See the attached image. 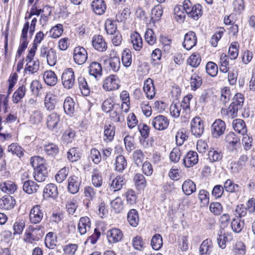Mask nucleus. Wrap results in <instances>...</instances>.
I'll return each mask as SVG.
<instances>
[{"label":"nucleus","mask_w":255,"mask_h":255,"mask_svg":"<svg viewBox=\"0 0 255 255\" xmlns=\"http://www.w3.org/2000/svg\"><path fill=\"white\" fill-rule=\"evenodd\" d=\"M15 204V199L11 196L5 195L0 199V208L5 210L12 209Z\"/></svg>","instance_id":"nucleus-24"},{"label":"nucleus","mask_w":255,"mask_h":255,"mask_svg":"<svg viewBox=\"0 0 255 255\" xmlns=\"http://www.w3.org/2000/svg\"><path fill=\"white\" fill-rule=\"evenodd\" d=\"M76 104L73 100L69 97H67L63 103V108L65 113L70 116L73 115L75 112Z\"/></svg>","instance_id":"nucleus-34"},{"label":"nucleus","mask_w":255,"mask_h":255,"mask_svg":"<svg viewBox=\"0 0 255 255\" xmlns=\"http://www.w3.org/2000/svg\"><path fill=\"white\" fill-rule=\"evenodd\" d=\"M91 7L96 14L102 15L105 13L107 5L104 0H94L91 3Z\"/></svg>","instance_id":"nucleus-22"},{"label":"nucleus","mask_w":255,"mask_h":255,"mask_svg":"<svg viewBox=\"0 0 255 255\" xmlns=\"http://www.w3.org/2000/svg\"><path fill=\"white\" fill-rule=\"evenodd\" d=\"M127 219L129 225L133 227H136L139 223V216L138 212L135 209H130L127 215Z\"/></svg>","instance_id":"nucleus-32"},{"label":"nucleus","mask_w":255,"mask_h":255,"mask_svg":"<svg viewBox=\"0 0 255 255\" xmlns=\"http://www.w3.org/2000/svg\"><path fill=\"white\" fill-rule=\"evenodd\" d=\"M213 244L212 240L207 239L203 241L199 248L200 255H210L212 252Z\"/></svg>","instance_id":"nucleus-28"},{"label":"nucleus","mask_w":255,"mask_h":255,"mask_svg":"<svg viewBox=\"0 0 255 255\" xmlns=\"http://www.w3.org/2000/svg\"><path fill=\"white\" fill-rule=\"evenodd\" d=\"M130 41L133 48L136 51H139L142 47V39L140 34L137 32H134L130 35Z\"/></svg>","instance_id":"nucleus-30"},{"label":"nucleus","mask_w":255,"mask_h":255,"mask_svg":"<svg viewBox=\"0 0 255 255\" xmlns=\"http://www.w3.org/2000/svg\"><path fill=\"white\" fill-rule=\"evenodd\" d=\"M133 181L136 188L138 190L144 188L146 185L145 179L143 175L140 173H136L133 177Z\"/></svg>","instance_id":"nucleus-50"},{"label":"nucleus","mask_w":255,"mask_h":255,"mask_svg":"<svg viewBox=\"0 0 255 255\" xmlns=\"http://www.w3.org/2000/svg\"><path fill=\"white\" fill-rule=\"evenodd\" d=\"M59 122L60 116L55 113H51L47 118V126L51 130L57 129Z\"/></svg>","instance_id":"nucleus-25"},{"label":"nucleus","mask_w":255,"mask_h":255,"mask_svg":"<svg viewBox=\"0 0 255 255\" xmlns=\"http://www.w3.org/2000/svg\"><path fill=\"white\" fill-rule=\"evenodd\" d=\"M39 67V62L38 60L26 62L24 71L26 74H33L38 71Z\"/></svg>","instance_id":"nucleus-38"},{"label":"nucleus","mask_w":255,"mask_h":255,"mask_svg":"<svg viewBox=\"0 0 255 255\" xmlns=\"http://www.w3.org/2000/svg\"><path fill=\"white\" fill-rule=\"evenodd\" d=\"M107 237L110 244H115L121 241L123 238V232L117 228H113L108 231Z\"/></svg>","instance_id":"nucleus-13"},{"label":"nucleus","mask_w":255,"mask_h":255,"mask_svg":"<svg viewBox=\"0 0 255 255\" xmlns=\"http://www.w3.org/2000/svg\"><path fill=\"white\" fill-rule=\"evenodd\" d=\"M226 146L229 150H236L238 145L240 144V138L233 132H229L225 139Z\"/></svg>","instance_id":"nucleus-11"},{"label":"nucleus","mask_w":255,"mask_h":255,"mask_svg":"<svg viewBox=\"0 0 255 255\" xmlns=\"http://www.w3.org/2000/svg\"><path fill=\"white\" fill-rule=\"evenodd\" d=\"M196 43L197 37L194 32L189 31L185 35L183 46L186 49L190 50L196 45Z\"/></svg>","instance_id":"nucleus-16"},{"label":"nucleus","mask_w":255,"mask_h":255,"mask_svg":"<svg viewBox=\"0 0 255 255\" xmlns=\"http://www.w3.org/2000/svg\"><path fill=\"white\" fill-rule=\"evenodd\" d=\"M248 160V157L247 155H242L237 162L232 163L231 169L232 171L235 173L241 170L245 166Z\"/></svg>","instance_id":"nucleus-39"},{"label":"nucleus","mask_w":255,"mask_h":255,"mask_svg":"<svg viewBox=\"0 0 255 255\" xmlns=\"http://www.w3.org/2000/svg\"><path fill=\"white\" fill-rule=\"evenodd\" d=\"M121 86V82L119 78L115 75H111L107 77L103 81V88L106 91L117 90Z\"/></svg>","instance_id":"nucleus-2"},{"label":"nucleus","mask_w":255,"mask_h":255,"mask_svg":"<svg viewBox=\"0 0 255 255\" xmlns=\"http://www.w3.org/2000/svg\"><path fill=\"white\" fill-rule=\"evenodd\" d=\"M112 111L110 114L111 118L116 123H122L125 120V116L123 113L120 112L119 105H116V107Z\"/></svg>","instance_id":"nucleus-42"},{"label":"nucleus","mask_w":255,"mask_h":255,"mask_svg":"<svg viewBox=\"0 0 255 255\" xmlns=\"http://www.w3.org/2000/svg\"><path fill=\"white\" fill-rule=\"evenodd\" d=\"M91 221L88 217H81L79 221L78 229L81 235H85L91 229Z\"/></svg>","instance_id":"nucleus-19"},{"label":"nucleus","mask_w":255,"mask_h":255,"mask_svg":"<svg viewBox=\"0 0 255 255\" xmlns=\"http://www.w3.org/2000/svg\"><path fill=\"white\" fill-rule=\"evenodd\" d=\"M143 89L147 98L152 99L155 96V88L151 79L148 78L145 81Z\"/></svg>","instance_id":"nucleus-21"},{"label":"nucleus","mask_w":255,"mask_h":255,"mask_svg":"<svg viewBox=\"0 0 255 255\" xmlns=\"http://www.w3.org/2000/svg\"><path fill=\"white\" fill-rule=\"evenodd\" d=\"M231 234L226 232L224 229L220 228L217 234V242L219 246L222 249L226 247V243L231 240Z\"/></svg>","instance_id":"nucleus-14"},{"label":"nucleus","mask_w":255,"mask_h":255,"mask_svg":"<svg viewBox=\"0 0 255 255\" xmlns=\"http://www.w3.org/2000/svg\"><path fill=\"white\" fill-rule=\"evenodd\" d=\"M105 27L107 33L109 34H114L117 29L116 22L111 19H107L106 20Z\"/></svg>","instance_id":"nucleus-60"},{"label":"nucleus","mask_w":255,"mask_h":255,"mask_svg":"<svg viewBox=\"0 0 255 255\" xmlns=\"http://www.w3.org/2000/svg\"><path fill=\"white\" fill-rule=\"evenodd\" d=\"M26 88L25 85L19 86L14 92L12 96V101L14 103H18L24 96Z\"/></svg>","instance_id":"nucleus-44"},{"label":"nucleus","mask_w":255,"mask_h":255,"mask_svg":"<svg viewBox=\"0 0 255 255\" xmlns=\"http://www.w3.org/2000/svg\"><path fill=\"white\" fill-rule=\"evenodd\" d=\"M63 32V25L61 24H57L52 27L49 31L50 36L53 38L59 37Z\"/></svg>","instance_id":"nucleus-59"},{"label":"nucleus","mask_w":255,"mask_h":255,"mask_svg":"<svg viewBox=\"0 0 255 255\" xmlns=\"http://www.w3.org/2000/svg\"><path fill=\"white\" fill-rule=\"evenodd\" d=\"M103 177L98 167L94 168L92 171L91 181L95 187L100 188L103 184Z\"/></svg>","instance_id":"nucleus-26"},{"label":"nucleus","mask_w":255,"mask_h":255,"mask_svg":"<svg viewBox=\"0 0 255 255\" xmlns=\"http://www.w3.org/2000/svg\"><path fill=\"white\" fill-rule=\"evenodd\" d=\"M61 80L64 88L67 89L72 88L75 83V77L73 70L72 68L65 70L62 73Z\"/></svg>","instance_id":"nucleus-4"},{"label":"nucleus","mask_w":255,"mask_h":255,"mask_svg":"<svg viewBox=\"0 0 255 255\" xmlns=\"http://www.w3.org/2000/svg\"><path fill=\"white\" fill-rule=\"evenodd\" d=\"M244 227V222L240 219H234L231 222L233 231L239 233L241 232Z\"/></svg>","instance_id":"nucleus-64"},{"label":"nucleus","mask_w":255,"mask_h":255,"mask_svg":"<svg viewBox=\"0 0 255 255\" xmlns=\"http://www.w3.org/2000/svg\"><path fill=\"white\" fill-rule=\"evenodd\" d=\"M83 193L85 197V200L87 202L86 206L89 207V205L91 202L94 200L96 198L97 190L91 186H86L83 189Z\"/></svg>","instance_id":"nucleus-20"},{"label":"nucleus","mask_w":255,"mask_h":255,"mask_svg":"<svg viewBox=\"0 0 255 255\" xmlns=\"http://www.w3.org/2000/svg\"><path fill=\"white\" fill-rule=\"evenodd\" d=\"M112 208L116 213H120L123 209V204L120 197H117L111 202Z\"/></svg>","instance_id":"nucleus-63"},{"label":"nucleus","mask_w":255,"mask_h":255,"mask_svg":"<svg viewBox=\"0 0 255 255\" xmlns=\"http://www.w3.org/2000/svg\"><path fill=\"white\" fill-rule=\"evenodd\" d=\"M223 157V154L221 151L211 148L208 152V158L212 162H218Z\"/></svg>","instance_id":"nucleus-53"},{"label":"nucleus","mask_w":255,"mask_h":255,"mask_svg":"<svg viewBox=\"0 0 255 255\" xmlns=\"http://www.w3.org/2000/svg\"><path fill=\"white\" fill-rule=\"evenodd\" d=\"M238 111V109L230 104L228 108H222L221 112L225 118L233 119L237 117Z\"/></svg>","instance_id":"nucleus-31"},{"label":"nucleus","mask_w":255,"mask_h":255,"mask_svg":"<svg viewBox=\"0 0 255 255\" xmlns=\"http://www.w3.org/2000/svg\"><path fill=\"white\" fill-rule=\"evenodd\" d=\"M48 175V170L46 166H41L34 169L33 177L35 180L41 182L45 180Z\"/></svg>","instance_id":"nucleus-27"},{"label":"nucleus","mask_w":255,"mask_h":255,"mask_svg":"<svg viewBox=\"0 0 255 255\" xmlns=\"http://www.w3.org/2000/svg\"><path fill=\"white\" fill-rule=\"evenodd\" d=\"M1 191L7 194H12L17 189L16 184L11 181H6L0 184Z\"/></svg>","instance_id":"nucleus-40"},{"label":"nucleus","mask_w":255,"mask_h":255,"mask_svg":"<svg viewBox=\"0 0 255 255\" xmlns=\"http://www.w3.org/2000/svg\"><path fill=\"white\" fill-rule=\"evenodd\" d=\"M190 130L196 137H199L202 135L204 130V122L200 117H196L191 120Z\"/></svg>","instance_id":"nucleus-3"},{"label":"nucleus","mask_w":255,"mask_h":255,"mask_svg":"<svg viewBox=\"0 0 255 255\" xmlns=\"http://www.w3.org/2000/svg\"><path fill=\"white\" fill-rule=\"evenodd\" d=\"M201 58L198 53H194L188 58L187 63L194 68L197 67L200 64Z\"/></svg>","instance_id":"nucleus-56"},{"label":"nucleus","mask_w":255,"mask_h":255,"mask_svg":"<svg viewBox=\"0 0 255 255\" xmlns=\"http://www.w3.org/2000/svg\"><path fill=\"white\" fill-rule=\"evenodd\" d=\"M169 120L163 115H158L151 121V124L156 130H162L166 129L169 125Z\"/></svg>","instance_id":"nucleus-8"},{"label":"nucleus","mask_w":255,"mask_h":255,"mask_svg":"<svg viewBox=\"0 0 255 255\" xmlns=\"http://www.w3.org/2000/svg\"><path fill=\"white\" fill-rule=\"evenodd\" d=\"M45 153L49 156H54L59 153L58 146L53 143H49L43 146Z\"/></svg>","instance_id":"nucleus-47"},{"label":"nucleus","mask_w":255,"mask_h":255,"mask_svg":"<svg viewBox=\"0 0 255 255\" xmlns=\"http://www.w3.org/2000/svg\"><path fill=\"white\" fill-rule=\"evenodd\" d=\"M115 134V127L111 125L104 127L103 140L106 142H110L113 140Z\"/></svg>","instance_id":"nucleus-33"},{"label":"nucleus","mask_w":255,"mask_h":255,"mask_svg":"<svg viewBox=\"0 0 255 255\" xmlns=\"http://www.w3.org/2000/svg\"><path fill=\"white\" fill-rule=\"evenodd\" d=\"M43 77L45 83L49 86H54L57 82V76L55 73L51 70L45 71Z\"/></svg>","instance_id":"nucleus-36"},{"label":"nucleus","mask_w":255,"mask_h":255,"mask_svg":"<svg viewBox=\"0 0 255 255\" xmlns=\"http://www.w3.org/2000/svg\"><path fill=\"white\" fill-rule=\"evenodd\" d=\"M43 236L42 229L39 227H29L28 232L25 234V241L32 243L33 241H38Z\"/></svg>","instance_id":"nucleus-9"},{"label":"nucleus","mask_w":255,"mask_h":255,"mask_svg":"<svg viewBox=\"0 0 255 255\" xmlns=\"http://www.w3.org/2000/svg\"><path fill=\"white\" fill-rule=\"evenodd\" d=\"M78 87L81 94L84 96H88L90 93V88L87 84L86 79L83 77H79L78 78Z\"/></svg>","instance_id":"nucleus-37"},{"label":"nucleus","mask_w":255,"mask_h":255,"mask_svg":"<svg viewBox=\"0 0 255 255\" xmlns=\"http://www.w3.org/2000/svg\"><path fill=\"white\" fill-rule=\"evenodd\" d=\"M234 255H245L246 253V247L245 244L241 242H237L233 249Z\"/></svg>","instance_id":"nucleus-62"},{"label":"nucleus","mask_w":255,"mask_h":255,"mask_svg":"<svg viewBox=\"0 0 255 255\" xmlns=\"http://www.w3.org/2000/svg\"><path fill=\"white\" fill-rule=\"evenodd\" d=\"M163 13L162 7L160 5L155 6L151 10V21L154 23L158 21Z\"/></svg>","instance_id":"nucleus-52"},{"label":"nucleus","mask_w":255,"mask_h":255,"mask_svg":"<svg viewBox=\"0 0 255 255\" xmlns=\"http://www.w3.org/2000/svg\"><path fill=\"white\" fill-rule=\"evenodd\" d=\"M224 190L230 193H236L240 191L241 187L230 179L227 180L224 185Z\"/></svg>","instance_id":"nucleus-49"},{"label":"nucleus","mask_w":255,"mask_h":255,"mask_svg":"<svg viewBox=\"0 0 255 255\" xmlns=\"http://www.w3.org/2000/svg\"><path fill=\"white\" fill-rule=\"evenodd\" d=\"M174 18L177 22L183 23L186 17V13L182 8V5H176L174 8Z\"/></svg>","instance_id":"nucleus-45"},{"label":"nucleus","mask_w":255,"mask_h":255,"mask_svg":"<svg viewBox=\"0 0 255 255\" xmlns=\"http://www.w3.org/2000/svg\"><path fill=\"white\" fill-rule=\"evenodd\" d=\"M30 164L34 169L46 166L44 158L38 156L31 157Z\"/></svg>","instance_id":"nucleus-61"},{"label":"nucleus","mask_w":255,"mask_h":255,"mask_svg":"<svg viewBox=\"0 0 255 255\" xmlns=\"http://www.w3.org/2000/svg\"><path fill=\"white\" fill-rule=\"evenodd\" d=\"M81 153L78 147H72L67 152V158L71 162H75L80 159Z\"/></svg>","instance_id":"nucleus-51"},{"label":"nucleus","mask_w":255,"mask_h":255,"mask_svg":"<svg viewBox=\"0 0 255 255\" xmlns=\"http://www.w3.org/2000/svg\"><path fill=\"white\" fill-rule=\"evenodd\" d=\"M226 124L221 119L215 121L211 126V133L213 137L218 138L223 135L226 130Z\"/></svg>","instance_id":"nucleus-7"},{"label":"nucleus","mask_w":255,"mask_h":255,"mask_svg":"<svg viewBox=\"0 0 255 255\" xmlns=\"http://www.w3.org/2000/svg\"><path fill=\"white\" fill-rule=\"evenodd\" d=\"M43 197L45 199H55L58 195L57 186L53 183L47 184L43 189Z\"/></svg>","instance_id":"nucleus-15"},{"label":"nucleus","mask_w":255,"mask_h":255,"mask_svg":"<svg viewBox=\"0 0 255 255\" xmlns=\"http://www.w3.org/2000/svg\"><path fill=\"white\" fill-rule=\"evenodd\" d=\"M198 155L193 151H189L184 157L183 163L185 167H190L196 164L198 162Z\"/></svg>","instance_id":"nucleus-18"},{"label":"nucleus","mask_w":255,"mask_h":255,"mask_svg":"<svg viewBox=\"0 0 255 255\" xmlns=\"http://www.w3.org/2000/svg\"><path fill=\"white\" fill-rule=\"evenodd\" d=\"M92 45L97 51L103 52L107 49V44L101 35H94L92 38Z\"/></svg>","instance_id":"nucleus-17"},{"label":"nucleus","mask_w":255,"mask_h":255,"mask_svg":"<svg viewBox=\"0 0 255 255\" xmlns=\"http://www.w3.org/2000/svg\"><path fill=\"white\" fill-rule=\"evenodd\" d=\"M233 128L235 131L242 134L246 133L247 129L245 122L242 119L234 120L232 123Z\"/></svg>","instance_id":"nucleus-35"},{"label":"nucleus","mask_w":255,"mask_h":255,"mask_svg":"<svg viewBox=\"0 0 255 255\" xmlns=\"http://www.w3.org/2000/svg\"><path fill=\"white\" fill-rule=\"evenodd\" d=\"M122 61L123 64L126 67L130 66L132 63L131 52L129 49L124 50L122 53Z\"/></svg>","instance_id":"nucleus-58"},{"label":"nucleus","mask_w":255,"mask_h":255,"mask_svg":"<svg viewBox=\"0 0 255 255\" xmlns=\"http://www.w3.org/2000/svg\"><path fill=\"white\" fill-rule=\"evenodd\" d=\"M44 213L42 207L40 205H34L30 210L29 219L30 223L38 224L42 220Z\"/></svg>","instance_id":"nucleus-5"},{"label":"nucleus","mask_w":255,"mask_h":255,"mask_svg":"<svg viewBox=\"0 0 255 255\" xmlns=\"http://www.w3.org/2000/svg\"><path fill=\"white\" fill-rule=\"evenodd\" d=\"M126 183L125 178L123 176L119 175L115 177L112 174L110 176L109 185L114 191L120 190Z\"/></svg>","instance_id":"nucleus-10"},{"label":"nucleus","mask_w":255,"mask_h":255,"mask_svg":"<svg viewBox=\"0 0 255 255\" xmlns=\"http://www.w3.org/2000/svg\"><path fill=\"white\" fill-rule=\"evenodd\" d=\"M39 189V185L34 181L31 180H28L24 181L23 184V191L28 194H32L36 193Z\"/></svg>","instance_id":"nucleus-29"},{"label":"nucleus","mask_w":255,"mask_h":255,"mask_svg":"<svg viewBox=\"0 0 255 255\" xmlns=\"http://www.w3.org/2000/svg\"><path fill=\"white\" fill-rule=\"evenodd\" d=\"M89 73L96 79L101 77L103 71L101 65L97 62H92L88 67Z\"/></svg>","instance_id":"nucleus-23"},{"label":"nucleus","mask_w":255,"mask_h":255,"mask_svg":"<svg viewBox=\"0 0 255 255\" xmlns=\"http://www.w3.org/2000/svg\"><path fill=\"white\" fill-rule=\"evenodd\" d=\"M182 189L186 195H190L196 191V185L191 180L187 179L183 182Z\"/></svg>","instance_id":"nucleus-43"},{"label":"nucleus","mask_w":255,"mask_h":255,"mask_svg":"<svg viewBox=\"0 0 255 255\" xmlns=\"http://www.w3.org/2000/svg\"><path fill=\"white\" fill-rule=\"evenodd\" d=\"M190 13H188L187 14L194 19V20H197L199 19L202 14V6L200 4H195L191 9Z\"/></svg>","instance_id":"nucleus-55"},{"label":"nucleus","mask_w":255,"mask_h":255,"mask_svg":"<svg viewBox=\"0 0 255 255\" xmlns=\"http://www.w3.org/2000/svg\"><path fill=\"white\" fill-rule=\"evenodd\" d=\"M82 181L81 178L75 175L70 176L68 179V191L72 194L77 193L80 188Z\"/></svg>","instance_id":"nucleus-12"},{"label":"nucleus","mask_w":255,"mask_h":255,"mask_svg":"<svg viewBox=\"0 0 255 255\" xmlns=\"http://www.w3.org/2000/svg\"><path fill=\"white\" fill-rule=\"evenodd\" d=\"M162 244V236L158 234L154 235L151 240V245L152 249L157 251L161 248Z\"/></svg>","instance_id":"nucleus-57"},{"label":"nucleus","mask_w":255,"mask_h":255,"mask_svg":"<svg viewBox=\"0 0 255 255\" xmlns=\"http://www.w3.org/2000/svg\"><path fill=\"white\" fill-rule=\"evenodd\" d=\"M244 100L245 98L242 94L240 93H237L234 96L233 102L231 104L239 110L242 108L244 103Z\"/></svg>","instance_id":"nucleus-54"},{"label":"nucleus","mask_w":255,"mask_h":255,"mask_svg":"<svg viewBox=\"0 0 255 255\" xmlns=\"http://www.w3.org/2000/svg\"><path fill=\"white\" fill-rule=\"evenodd\" d=\"M192 98L191 95L184 97L181 103H172L170 106V113L172 117L175 118H178L181 114V118L187 119L190 113V101Z\"/></svg>","instance_id":"nucleus-1"},{"label":"nucleus","mask_w":255,"mask_h":255,"mask_svg":"<svg viewBox=\"0 0 255 255\" xmlns=\"http://www.w3.org/2000/svg\"><path fill=\"white\" fill-rule=\"evenodd\" d=\"M73 55L75 63L78 65L83 64L88 58L87 50L81 46H77L74 49Z\"/></svg>","instance_id":"nucleus-6"},{"label":"nucleus","mask_w":255,"mask_h":255,"mask_svg":"<svg viewBox=\"0 0 255 255\" xmlns=\"http://www.w3.org/2000/svg\"><path fill=\"white\" fill-rule=\"evenodd\" d=\"M55 96L51 93H47L45 97L44 105L47 110L52 111L55 108Z\"/></svg>","instance_id":"nucleus-46"},{"label":"nucleus","mask_w":255,"mask_h":255,"mask_svg":"<svg viewBox=\"0 0 255 255\" xmlns=\"http://www.w3.org/2000/svg\"><path fill=\"white\" fill-rule=\"evenodd\" d=\"M190 87L192 91H196L202 84V79L196 73L193 74L190 78Z\"/></svg>","instance_id":"nucleus-48"},{"label":"nucleus","mask_w":255,"mask_h":255,"mask_svg":"<svg viewBox=\"0 0 255 255\" xmlns=\"http://www.w3.org/2000/svg\"><path fill=\"white\" fill-rule=\"evenodd\" d=\"M114 165L115 170L121 173L126 168L127 162L125 157L120 155L116 157Z\"/></svg>","instance_id":"nucleus-41"}]
</instances>
